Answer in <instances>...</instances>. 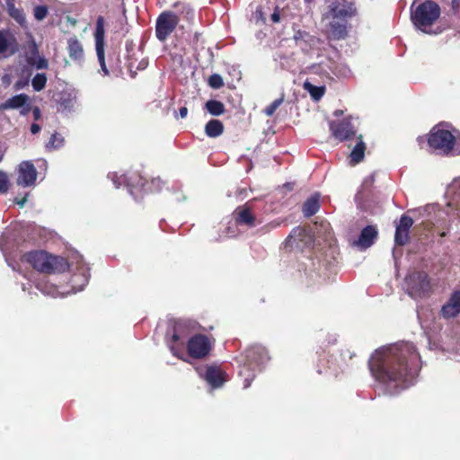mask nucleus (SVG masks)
I'll return each mask as SVG.
<instances>
[{"label":"nucleus","instance_id":"1","mask_svg":"<svg viewBox=\"0 0 460 460\" xmlns=\"http://www.w3.org/2000/svg\"><path fill=\"white\" fill-rule=\"evenodd\" d=\"M374 378L391 393L411 385L421 368L420 356L413 343L402 341L376 349L368 360Z\"/></svg>","mask_w":460,"mask_h":460},{"label":"nucleus","instance_id":"2","mask_svg":"<svg viewBox=\"0 0 460 460\" xmlns=\"http://www.w3.org/2000/svg\"><path fill=\"white\" fill-rule=\"evenodd\" d=\"M270 360L268 350L261 345H253L246 349L242 355V366L239 375L243 377V386L249 387L258 372Z\"/></svg>","mask_w":460,"mask_h":460},{"label":"nucleus","instance_id":"3","mask_svg":"<svg viewBox=\"0 0 460 460\" xmlns=\"http://www.w3.org/2000/svg\"><path fill=\"white\" fill-rule=\"evenodd\" d=\"M22 261L34 270L47 274L63 272L68 268L67 261L60 256H53L45 251H31L22 255Z\"/></svg>","mask_w":460,"mask_h":460},{"label":"nucleus","instance_id":"4","mask_svg":"<svg viewBox=\"0 0 460 460\" xmlns=\"http://www.w3.org/2000/svg\"><path fill=\"white\" fill-rule=\"evenodd\" d=\"M441 13L440 6L432 0H426L411 11V19L416 28L425 33H432L430 27Z\"/></svg>","mask_w":460,"mask_h":460},{"label":"nucleus","instance_id":"5","mask_svg":"<svg viewBox=\"0 0 460 460\" xmlns=\"http://www.w3.org/2000/svg\"><path fill=\"white\" fill-rule=\"evenodd\" d=\"M428 145L439 154L449 155L455 154L456 137L451 131L435 126L428 135Z\"/></svg>","mask_w":460,"mask_h":460},{"label":"nucleus","instance_id":"6","mask_svg":"<svg viewBox=\"0 0 460 460\" xmlns=\"http://www.w3.org/2000/svg\"><path fill=\"white\" fill-rule=\"evenodd\" d=\"M408 294L411 297H424L431 291L430 278L425 271L417 270L405 278Z\"/></svg>","mask_w":460,"mask_h":460},{"label":"nucleus","instance_id":"7","mask_svg":"<svg viewBox=\"0 0 460 460\" xmlns=\"http://www.w3.org/2000/svg\"><path fill=\"white\" fill-rule=\"evenodd\" d=\"M215 339L205 334L196 333L186 343L188 355L195 359L206 358L211 352Z\"/></svg>","mask_w":460,"mask_h":460},{"label":"nucleus","instance_id":"8","mask_svg":"<svg viewBox=\"0 0 460 460\" xmlns=\"http://www.w3.org/2000/svg\"><path fill=\"white\" fill-rule=\"evenodd\" d=\"M180 22V17L172 11L162 12L156 19L155 36L164 42L174 31Z\"/></svg>","mask_w":460,"mask_h":460},{"label":"nucleus","instance_id":"9","mask_svg":"<svg viewBox=\"0 0 460 460\" xmlns=\"http://www.w3.org/2000/svg\"><path fill=\"white\" fill-rule=\"evenodd\" d=\"M105 20L103 16H98L96 20V26L94 31V40H95V49L98 58V61L103 71L104 75H109V70L106 67L105 64Z\"/></svg>","mask_w":460,"mask_h":460},{"label":"nucleus","instance_id":"10","mask_svg":"<svg viewBox=\"0 0 460 460\" xmlns=\"http://www.w3.org/2000/svg\"><path fill=\"white\" fill-rule=\"evenodd\" d=\"M357 9L354 3L348 0H334L329 5V11L325 14L326 18L347 19L356 15Z\"/></svg>","mask_w":460,"mask_h":460},{"label":"nucleus","instance_id":"11","mask_svg":"<svg viewBox=\"0 0 460 460\" xmlns=\"http://www.w3.org/2000/svg\"><path fill=\"white\" fill-rule=\"evenodd\" d=\"M329 127L333 137L340 142L352 139L356 136L354 126L349 119L339 122L330 121Z\"/></svg>","mask_w":460,"mask_h":460},{"label":"nucleus","instance_id":"12","mask_svg":"<svg viewBox=\"0 0 460 460\" xmlns=\"http://www.w3.org/2000/svg\"><path fill=\"white\" fill-rule=\"evenodd\" d=\"M37 179V170L30 161H23L18 169L17 184L23 187L34 185Z\"/></svg>","mask_w":460,"mask_h":460},{"label":"nucleus","instance_id":"13","mask_svg":"<svg viewBox=\"0 0 460 460\" xmlns=\"http://www.w3.org/2000/svg\"><path fill=\"white\" fill-rule=\"evenodd\" d=\"M316 371L318 374H325L337 377L340 374L336 363L332 359V357L326 351L316 352Z\"/></svg>","mask_w":460,"mask_h":460},{"label":"nucleus","instance_id":"14","mask_svg":"<svg viewBox=\"0 0 460 460\" xmlns=\"http://www.w3.org/2000/svg\"><path fill=\"white\" fill-rule=\"evenodd\" d=\"M285 243L287 246L291 247L294 245L299 246L300 243L310 245L314 243V238L305 227L296 226L290 232Z\"/></svg>","mask_w":460,"mask_h":460},{"label":"nucleus","instance_id":"15","mask_svg":"<svg viewBox=\"0 0 460 460\" xmlns=\"http://www.w3.org/2000/svg\"><path fill=\"white\" fill-rule=\"evenodd\" d=\"M413 225V219L407 216L402 215L400 218L399 224L396 226L394 243L398 246H403L409 242V232Z\"/></svg>","mask_w":460,"mask_h":460},{"label":"nucleus","instance_id":"16","mask_svg":"<svg viewBox=\"0 0 460 460\" xmlns=\"http://www.w3.org/2000/svg\"><path fill=\"white\" fill-rule=\"evenodd\" d=\"M197 371L214 388L221 386L225 382L223 372L218 367L208 366L205 369L197 368Z\"/></svg>","mask_w":460,"mask_h":460},{"label":"nucleus","instance_id":"17","mask_svg":"<svg viewBox=\"0 0 460 460\" xmlns=\"http://www.w3.org/2000/svg\"><path fill=\"white\" fill-rule=\"evenodd\" d=\"M185 329L184 323L181 322H176L173 324L172 330V335L170 340V349L172 353V355L176 356L179 358H181V353L182 349V342H180L181 339L183 338L182 332Z\"/></svg>","mask_w":460,"mask_h":460},{"label":"nucleus","instance_id":"18","mask_svg":"<svg viewBox=\"0 0 460 460\" xmlns=\"http://www.w3.org/2000/svg\"><path fill=\"white\" fill-rule=\"evenodd\" d=\"M460 314V290L454 291L447 302L441 308L444 318L449 319Z\"/></svg>","mask_w":460,"mask_h":460},{"label":"nucleus","instance_id":"19","mask_svg":"<svg viewBox=\"0 0 460 460\" xmlns=\"http://www.w3.org/2000/svg\"><path fill=\"white\" fill-rule=\"evenodd\" d=\"M235 222L239 226L254 227L257 224L256 217L249 207H238L234 211Z\"/></svg>","mask_w":460,"mask_h":460},{"label":"nucleus","instance_id":"20","mask_svg":"<svg viewBox=\"0 0 460 460\" xmlns=\"http://www.w3.org/2000/svg\"><path fill=\"white\" fill-rule=\"evenodd\" d=\"M377 234L378 232L376 226H367L362 229L358 239L355 243L363 249H367L375 243V240L377 238Z\"/></svg>","mask_w":460,"mask_h":460},{"label":"nucleus","instance_id":"21","mask_svg":"<svg viewBox=\"0 0 460 460\" xmlns=\"http://www.w3.org/2000/svg\"><path fill=\"white\" fill-rule=\"evenodd\" d=\"M17 50V44L14 38H7V33L0 31V54L5 56L13 55Z\"/></svg>","mask_w":460,"mask_h":460},{"label":"nucleus","instance_id":"22","mask_svg":"<svg viewBox=\"0 0 460 460\" xmlns=\"http://www.w3.org/2000/svg\"><path fill=\"white\" fill-rule=\"evenodd\" d=\"M67 50L71 59L81 61L84 58V49L82 43L76 36L71 37L67 40Z\"/></svg>","mask_w":460,"mask_h":460},{"label":"nucleus","instance_id":"23","mask_svg":"<svg viewBox=\"0 0 460 460\" xmlns=\"http://www.w3.org/2000/svg\"><path fill=\"white\" fill-rule=\"evenodd\" d=\"M320 195L315 193L308 198L303 205V214L305 217H310L316 214L320 209Z\"/></svg>","mask_w":460,"mask_h":460},{"label":"nucleus","instance_id":"24","mask_svg":"<svg viewBox=\"0 0 460 460\" xmlns=\"http://www.w3.org/2000/svg\"><path fill=\"white\" fill-rule=\"evenodd\" d=\"M6 9L10 17H12L21 26L26 23V17L22 8H17L13 0H6Z\"/></svg>","mask_w":460,"mask_h":460},{"label":"nucleus","instance_id":"25","mask_svg":"<svg viewBox=\"0 0 460 460\" xmlns=\"http://www.w3.org/2000/svg\"><path fill=\"white\" fill-rule=\"evenodd\" d=\"M224 132V124L219 119H210L205 125V133L208 137H217Z\"/></svg>","mask_w":460,"mask_h":460},{"label":"nucleus","instance_id":"26","mask_svg":"<svg viewBox=\"0 0 460 460\" xmlns=\"http://www.w3.org/2000/svg\"><path fill=\"white\" fill-rule=\"evenodd\" d=\"M330 33L333 40H342L348 35L347 26L337 21H332L329 24Z\"/></svg>","mask_w":460,"mask_h":460},{"label":"nucleus","instance_id":"27","mask_svg":"<svg viewBox=\"0 0 460 460\" xmlns=\"http://www.w3.org/2000/svg\"><path fill=\"white\" fill-rule=\"evenodd\" d=\"M29 102V96L20 93L9 98L3 105L4 109H18L25 106Z\"/></svg>","mask_w":460,"mask_h":460},{"label":"nucleus","instance_id":"28","mask_svg":"<svg viewBox=\"0 0 460 460\" xmlns=\"http://www.w3.org/2000/svg\"><path fill=\"white\" fill-rule=\"evenodd\" d=\"M366 145L362 140V137H359L358 142L356 144L350 153V163L357 164L363 161L365 155Z\"/></svg>","mask_w":460,"mask_h":460},{"label":"nucleus","instance_id":"29","mask_svg":"<svg viewBox=\"0 0 460 460\" xmlns=\"http://www.w3.org/2000/svg\"><path fill=\"white\" fill-rule=\"evenodd\" d=\"M205 107L207 111L213 116H220L226 111L224 103L217 100L208 101L205 104Z\"/></svg>","mask_w":460,"mask_h":460},{"label":"nucleus","instance_id":"30","mask_svg":"<svg viewBox=\"0 0 460 460\" xmlns=\"http://www.w3.org/2000/svg\"><path fill=\"white\" fill-rule=\"evenodd\" d=\"M304 88L310 93L311 97L319 101L325 93L324 86H315L309 82H305Z\"/></svg>","mask_w":460,"mask_h":460},{"label":"nucleus","instance_id":"31","mask_svg":"<svg viewBox=\"0 0 460 460\" xmlns=\"http://www.w3.org/2000/svg\"><path fill=\"white\" fill-rule=\"evenodd\" d=\"M64 142V137L56 132L51 135L49 142L46 144V149L49 151L58 149L63 146Z\"/></svg>","mask_w":460,"mask_h":460},{"label":"nucleus","instance_id":"32","mask_svg":"<svg viewBox=\"0 0 460 460\" xmlns=\"http://www.w3.org/2000/svg\"><path fill=\"white\" fill-rule=\"evenodd\" d=\"M47 84V76L45 74H37L31 80V85L36 92L43 90Z\"/></svg>","mask_w":460,"mask_h":460},{"label":"nucleus","instance_id":"33","mask_svg":"<svg viewBox=\"0 0 460 460\" xmlns=\"http://www.w3.org/2000/svg\"><path fill=\"white\" fill-rule=\"evenodd\" d=\"M284 102V94L281 95V97L276 99L273 101L269 106H267L263 110V113L268 116L271 117L275 113V111L278 110V108Z\"/></svg>","mask_w":460,"mask_h":460},{"label":"nucleus","instance_id":"34","mask_svg":"<svg viewBox=\"0 0 460 460\" xmlns=\"http://www.w3.org/2000/svg\"><path fill=\"white\" fill-rule=\"evenodd\" d=\"M208 84L213 89H219L224 85L223 78L218 74H213L208 77Z\"/></svg>","mask_w":460,"mask_h":460},{"label":"nucleus","instance_id":"35","mask_svg":"<svg viewBox=\"0 0 460 460\" xmlns=\"http://www.w3.org/2000/svg\"><path fill=\"white\" fill-rule=\"evenodd\" d=\"M49 13L48 7L46 5H37L33 10V14L36 20L42 21L47 17Z\"/></svg>","mask_w":460,"mask_h":460},{"label":"nucleus","instance_id":"36","mask_svg":"<svg viewBox=\"0 0 460 460\" xmlns=\"http://www.w3.org/2000/svg\"><path fill=\"white\" fill-rule=\"evenodd\" d=\"M9 188V181L5 172L0 171V194L6 193Z\"/></svg>","mask_w":460,"mask_h":460},{"label":"nucleus","instance_id":"37","mask_svg":"<svg viewBox=\"0 0 460 460\" xmlns=\"http://www.w3.org/2000/svg\"><path fill=\"white\" fill-rule=\"evenodd\" d=\"M328 63H330V65L325 62H322L319 65V67H321L322 71L325 72V73L327 72L325 67H327L333 75H337L336 66H335L334 62H332L331 59H328Z\"/></svg>","mask_w":460,"mask_h":460},{"label":"nucleus","instance_id":"38","mask_svg":"<svg viewBox=\"0 0 460 460\" xmlns=\"http://www.w3.org/2000/svg\"><path fill=\"white\" fill-rule=\"evenodd\" d=\"M181 13H185V18L188 21H191L194 18V11L189 5H181Z\"/></svg>","mask_w":460,"mask_h":460},{"label":"nucleus","instance_id":"39","mask_svg":"<svg viewBox=\"0 0 460 460\" xmlns=\"http://www.w3.org/2000/svg\"><path fill=\"white\" fill-rule=\"evenodd\" d=\"M28 194H25L23 197H15L13 202L17 204L20 208H23L25 203L27 202Z\"/></svg>","mask_w":460,"mask_h":460},{"label":"nucleus","instance_id":"40","mask_svg":"<svg viewBox=\"0 0 460 460\" xmlns=\"http://www.w3.org/2000/svg\"><path fill=\"white\" fill-rule=\"evenodd\" d=\"M49 66V62L46 58H40L36 63V67L38 69H46Z\"/></svg>","mask_w":460,"mask_h":460},{"label":"nucleus","instance_id":"41","mask_svg":"<svg viewBox=\"0 0 460 460\" xmlns=\"http://www.w3.org/2000/svg\"><path fill=\"white\" fill-rule=\"evenodd\" d=\"M270 19L274 23H277L280 21V14L278 10V7L275 9L274 13L271 14Z\"/></svg>","mask_w":460,"mask_h":460},{"label":"nucleus","instance_id":"42","mask_svg":"<svg viewBox=\"0 0 460 460\" xmlns=\"http://www.w3.org/2000/svg\"><path fill=\"white\" fill-rule=\"evenodd\" d=\"M32 115H33V119L35 120H39L40 118H41V111H40V109L37 106H35L33 109H32Z\"/></svg>","mask_w":460,"mask_h":460},{"label":"nucleus","instance_id":"43","mask_svg":"<svg viewBox=\"0 0 460 460\" xmlns=\"http://www.w3.org/2000/svg\"><path fill=\"white\" fill-rule=\"evenodd\" d=\"M40 129H41L40 126L37 123H32L31 126V132L34 135L39 133L40 131Z\"/></svg>","mask_w":460,"mask_h":460},{"label":"nucleus","instance_id":"44","mask_svg":"<svg viewBox=\"0 0 460 460\" xmlns=\"http://www.w3.org/2000/svg\"><path fill=\"white\" fill-rule=\"evenodd\" d=\"M305 35H307V33L305 31H297L295 32V35H294V39L296 40H298L300 39H303Z\"/></svg>","mask_w":460,"mask_h":460},{"label":"nucleus","instance_id":"45","mask_svg":"<svg viewBox=\"0 0 460 460\" xmlns=\"http://www.w3.org/2000/svg\"><path fill=\"white\" fill-rule=\"evenodd\" d=\"M188 115V109L187 107H181L179 109V116L181 118V119H184L186 118Z\"/></svg>","mask_w":460,"mask_h":460},{"label":"nucleus","instance_id":"46","mask_svg":"<svg viewBox=\"0 0 460 460\" xmlns=\"http://www.w3.org/2000/svg\"><path fill=\"white\" fill-rule=\"evenodd\" d=\"M147 65V62H146L145 60H142L140 63H139V66H137V69H144Z\"/></svg>","mask_w":460,"mask_h":460},{"label":"nucleus","instance_id":"47","mask_svg":"<svg viewBox=\"0 0 460 460\" xmlns=\"http://www.w3.org/2000/svg\"><path fill=\"white\" fill-rule=\"evenodd\" d=\"M30 110H31L30 105H27V107L23 108V110L21 111V114H22V115H26V114H28V112L30 111Z\"/></svg>","mask_w":460,"mask_h":460},{"label":"nucleus","instance_id":"48","mask_svg":"<svg viewBox=\"0 0 460 460\" xmlns=\"http://www.w3.org/2000/svg\"><path fill=\"white\" fill-rule=\"evenodd\" d=\"M342 113H343V111H341V110H336V111H334V115H335V116L342 115Z\"/></svg>","mask_w":460,"mask_h":460},{"label":"nucleus","instance_id":"49","mask_svg":"<svg viewBox=\"0 0 460 460\" xmlns=\"http://www.w3.org/2000/svg\"><path fill=\"white\" fill-rule=\"evenodd\" d=\"M180 5H181V4H180L179 3H175V4H173V7H179Z\"/></svg>","mask_w":460,"mask_h":460},{"label":"nucleus","instance_id":"50","mask_svg":"<svg viewBox=\"0 0 460 460\" xmlns=\"http://www.w3.org/2000/svg\"><path fill=\"white\" fill-rule=\"evenodd\" d=\"M419 142L420 143L422 141V137H419Z\"/></svg>","mask_w":460,"mask_h":460}]
</instances>
